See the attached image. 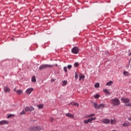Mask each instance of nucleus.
<instances>
[{
  "instance_id": "nucleus-15",
  "label": "nucleus",
  "mask_w": 131,
  "mask_h": 131,
  "mask_svg": "<svg viewBox=\"0 0 131 131\" xmlns=\"http://www.w3.org/2000/svg\"><path fill=\"white\" fill-rule=\"evenodd\" d=\"M105 107V104L101 103L99 105V109L101 108L103 109Z\"/></svg>"
},
{
  "instance_id": "nucleus-10",
  "label": "nucleus",
  "mask_w": 131,
  "mask_h": 131,
  "mask_svg": "<svg viewBox=\"0 0 131 131\" xmlns=\"http://www.w3.org/2000/svg\"><path fill=\"white\" fill-rule=\"evenodd\" d=\"M66 116H67V117H70V118H74V115H73L72 114H70V113H67L66 114Z\"/></svg>"
},
{
  "instance_id": "nucleus-42",
  "label": "nucleus",
  "mask_w": 131,
  "mask_h": 131,
  "mask_svg": "<svg viewBox=\"0 0 131 131\" xmlns=\"http://www.w3.org/2000/svg\"><path fill=\"white\" fill-rule=\"evenodd\" d=\"M93 118H94V120H96V119H97V118L96 117H94Z\"/></svg>"
},
{
  "instance_id": "nucleus-9",
  "label": "nucleus",
  "mask_w": 131,
  "mask_h": 131,
  "mask_svg": "<svg viewBox=\"0 0 131 131\" xmlns=\"http://www.w3.org/2000/svg\"><path fill=\"white\" fill-rule=\"evenodd\" d=\"M33 92V88H29L26 90V93L28 95H30Z\"/></svg>"
},
{
  "instance_id": "nucleus-27",
  "label": "nucleus",
  "mask_w": 131,
  "mask_h": 131,
  "mask_svg": "<svg viewBox=\"0 0 131 131\" xmlns=\"http://www.w3.org/2000/svg\"><path fill=\"white\" fill-rule=\"evenodd\" d=\"M123 74H124V75H128V72H127L126 71H124Z\"/></svg>"
},
{
  "instance_id": "nucleus-12",
  "label": "nucleus",
  "mask_w": 131,
  "mask_h": 131,
  "mask_svg": "<svg viewBox=\"0 0 131 131\" xmlns=\"http://www.w3.org/2000/svg\"><path fill=\"white\" fill-rule=\"evenodd\" d=\"M103 91L104 92V93H105V94H106V95H108V96H110V94H111L109 91L107 90L106 89H104Z\"/></svg>"
},
{
  "instance_id": "nucleus-39",
  "label": "nucleus",
  "mask_w": 131,
  "mask_h": 131,
  "mask_svg": "<svg viewBox=\"0 0 131 131\" xmlns=\"http://www.w3.org/2000/svg\"><path fill=\"white\" fill-rule=\"evenodd\" d=\"M50 121L53 122L54 121V119L53 118H50Z\"/></svg>"
},
{
  "instance_id": "nucleus-34",
  "label": "nucleus",
  "mask_w": 131,
  "mask_h": 131,
  "mask_svg": "<svg viewBox=\"0 0 131 131\" xmlns=\"http://www.w3.org/2000/svg\"><path fill=\"white\" fill-rule=\"evenodd\" d=\"M64 71H65V72H67V67H64L63 68Z\"/></svg>"
},
{
  "instance_id": "nucleus-20",
  "label": "nucleus",
  "mask_w": 131,
  "mask_h": 131,
  "mask_svg": "<svg viewBox=\"0 0 131 131\" xmlns=\"http://www.w3.org/2000/svg\"><path fill=\"white\" fill-rule=\"evenodd\" d=\"M37 107H38V109H42L43 108V104H39L37 105Z\"/></svg>"
},
{
  "instance_id": "nucleus-29",
  "label": "nucleus",
  "mask_w": 131,
  "mask_h": 131,
  "mask_svg": "<svg viewBox=\"0 0 131 131\" xmlns=\"http://www.w3.org/2000/svg\"><path fill=\"white\" fill-rule=\"evenodd\" d=\"M25 110L26 112L29 111V107H28V106L26 107Z\"/></svg>"
},
{
  "instance_id": "nucleus-24",
  "label": "nucleus",
  "mask_w": 131,
  "mask_h": 131,
  "mask_svg": "<svg viewBox=\"0 0 131 131\" xmlns=\"http://www.w3.org/2000/svg\"><path fill=\"white\" fill-rule=\"evenodd\" d=\"M100 86V83H96L95 84V88H99Z\"/></svg>"
},
{
  "instance_id": "nucleus-2",
  "label": "nucleus",
  "mask_w": 131,
  "mask_h": 131,
  "mask_svg": "<svg viewBox=\"0 0 131 131\" xmlns=\"http://www.w3.org/2000/svg\"><path fill=\"white\" fill-rule=\"evenodd\" d=\"M53 66L51 64H42L40 66L39 68V70H43V69H46V68H52Z\"/></svg>"
},
{
  "instance_id": "nucleus-22",
  "label": "nucleus",
  "mask_w": 131,
  "mask_h": 131,
  "mask_svg": "<svg viewBox=\"0 0 131 131\" xmlns=\"http://www.w3.org/2000/svg\"><path fill=\"white\" fill-rule=\"evenodd\" d=\"M29 111H30V112H31V111H34V107L30 106V107H29Z\"/></svg>"
},
{
  "instance_id": "nucleus-43",
  "label": "nucleus",
  "mask_w": 131,
  "mask_h": 131,
  "mask_svg": "<svg viewBox=\"0 0 131 131\" xmlns=\"http://www.w3.org/2000/svg\"><path fill=\"white\" fill-rule=\"evenodd\" d=\"M113 131H116V130H113Z\"/></svg>"
},
{
  "instance_id": "nucleus-23",
  "label": "nucleus",
  "mask_w": 131,
  "mask_h": 131,
  "mask_svg": "<svg viewBox=\"0 0 131 131\" xmlns=\"http://www.w3.org/2000/svg\"><path fill=\"white\" fill-rule=\"evenodd\" d=\"M99 97H100V95L99 94H96V95H94V98L95 99H99Z\"/></svg>"
},
{
  "instance_id": "nucleus-13",
  "label": "nucleus",
  "mask_w": 131,
  "mask_h": 131,
  "mask_svg": "<svg viewBox=\"0 0 131 131\" xmlns=\"http://www.w3.org/2000/svg\"><path fill=\"white\" fill-rule=\"evenodd\" d=\"M122 125L124 127L125 126H128V125H129V122H125Z\"/></svg>"
},
{
  "instance_id": "nucleus-38",
  "label": "nucleus",
  "mask_w": 131,
  "mask_h": 131,
  "mask_svg": "<svg viewBox=\"0 0 131 131\" xmlns=\"http://www.w3.org/2000/svg\"><path fill=\"white\" fill-rule=\"evenodd\" d=\"M91 117H93V116H95V114H90Z\"/></svg>"
},
{
  "instance_id": "nucleus-28",
  "label": "nucleus",
  "mask_w": 131,
  "mask_h": 131,
  "mask_svg": "<svg viewBox=\"0 0 131 131\" xmlns=\"http://www.w3.org/2000/svg\"><path fill=\"white\" fill-rule=\"evenodd\" d=\"M89 120L90 121V123H92V122H93V120H94V118H90Z\"/></svg>"
},
{
  "instance_id": "nucleus-6",
  "label": "nucleus",
  "mask_w": 131,
  "mask_h": 131,
  "mask_svg": "<svg viewBox=\"0 0 131 131\" xmlns=\"http://www.w3.org/2000/svg\"><path fill=\"white\" fill-rule=\"evenodd\" d=\"M101 122L105 124H108V123H110V120L109 119H103L101 120Z\"/></svg>"
},
{
  "instance_id": "nucleus-18",
  "label": "nucleus",
  "mask_w": 131,
  "mask_h": 131,
  "mask_svg": "<svg viewBox=\"0 0 131 131\" xmlns=\"http://www.w3.org/2000/svg\"><path fill=\"white\" fill-rule=\"evenodd\" d=\"M116 123V120L112 119L111 121V124H115Z\"/></svg>"
},
{
  "instance_id": "nucleus-8",
  "label": "nucleus",
  "mask_w": 131,
  "mask_h": 131,
  "mask_svg": "<svg viewBox=\"0 0 131 131\" xmlns=\"http://www.w3.org/2000/svg\"><path fill=\"white\" fill-rule=\"evenodd\" d=\"M5 124H9V122L7 120H2L0 121V125H4Z\"/></svg>"
},
{
  "instance_id": "nucleus-25",
  "label": "nucleus",
  "mask_w": 131,
  "mask_h": 131,
  "mask_svg": "<svg viewBox=\"0 0 131 131\" xmlns=\"http://www.w3.org/2000/svg\"><path fill=\"white\" fill-rule=\"evenodd\" d=\"M66 84H67V81H63L62 85H66Z\"/></svg>"
},
{
  "instance_id": "nucleus-3",
  "label": "nucleus",
  "mask_w": 131,
  "mask_h": 131,
  "mask_svg": "<svg viewBox=\"0 0 131 131\" xmlns=\"http://www.w3.org/2000/svg\"><path fill=\"white\" fill-rule=\"evenodd\" d=\"M40 129H41V128H40V127H39V126H32L29 128V130L30 131L40 130Z\"/></svg>"
},
{
  "instance_id": "nucleus-41",
  "label": "nucleus",
  "mask_w": 131,
  "mask_h": 131,
  "mask_svg": "<svg viewBox=\"0 0 131 131\" xmlns=\"http://www.w3.org/2000/svg\"><path fill=\"white\" fill-rule=\"evenodd\" d=\"M51 82H54L55 81V80L54 79H52L51 80Z\"/></svg>"
},
{
  "instance_id": "nucleus-4",
  "label": "nucleus",
  "mask_w": 131,
  "mask_h": 131,
  "mask_svg": "<svg viewBox=\"0 0 131 131\" xmlns=\"http://www.w3.org/2000/svg\"><path fill=\"white\" fill-rule=\"evenodd\" d=\"M121 101L125 103H129L130 102V100L128 98H122L121 99Z\"/></svg>"
},
{
  "instance_id": "nucleus-35",
  "label": "nucleus",
  "mask_w": 131,
  "mask_h": 131,
  "mask_svg": "<svg viewBox=\"0 0 131 131\" xmlns=\"http://www.w3.org/2000/svg\"><path fill=\"white\" fill-rule=\"evenodd\" d=\"M85 117V118H90L91 117V115H88L86 116Z\"/></svg>"
},
{
  "instance_id": "nucleus-5",
  "label": "nucleus",
  "mask_w": 131,
  "mask_h": 131,
  "mask_svg": "<svg viewBox=\"0 0 131 131\" xmlns=\"http://www.w3.org/2000/svg\"><path fill=\"white\" fill-rule=\"evenodd\" d=\"M79 50L78 48L75 47L73 48L72 50V52L73 53V54H78Z\"/></svg>"
},
{
  "instance_id": "nucleus-33",
  "label": "nucleus",
  "mask_w": 131,
  "mask_h": 131,
  "mask_svg": "<svg viewBox=\"0 0 131 131\" xmlns=\"http://www.w3.org/2000/svg\"><path fill=\"white\" fill-rule=\"evenodd\" d=\"M74 106H76V107H78V106H79V104H78L76 102H75V104H74Z\"/></svg>"
},
{
  "instance_id": "nucleus-19",
  "label": "nucleus",
  "mask_w": 131,
  "mask_h": 131,
  "mask_svg": "<svg viewBox=\"0 0 131 131\" xmlns=\"http://www.w3.org/2000/svg\"><path fill=\"white\" fill-rule=\"evenodd\" d=\"M32 82H35L36 81V79L35 78V76H34L32 77Z\"/></svg>"
},
{
  "instance_id": "nucleus-32",
  "label": "nucleus",
  "mask_w": 131,
  "mask_h": 131,
  "mask_svg": "<svg viewBox=\"0 0 131 131\" xmlns=\"http://www.w3.org/2000/svg\"><path fill=\"white\" fill-rule=\"evenodd\" d=\"M75 78L76 79H77L78 78V74L77 73H75Z\"/></svg>"
},
{
  "instance_id": "nucleus-26",
  "label": "nucleus",
  "mask_w": 131,
  "mask_h": 131,
  "mask_svg": "<svg viewBox=\"0 0 131 131\" xmlns=\"http://www.w3.org/2000/svg\"><path fill=\"white\" fill-rule=\"evenodd\" d=\"M24 114H25V111L24 110H23L22 112L19 114L20 115H23Z\"/></svg>"
},
{
  "instance_id": "nucleus-40",
  "label": "nucleus",
  "mask_w": 131,
  "mask_h": 131,
  "mask_svg": "<svg viewBox=\"0 0 131 131\" xmlns=\"http://www.w3.org/2000/svg\"><path fill=\"white\" fill-rule=\"evenodd\" d=\"M75 103V102H71V103H70V105H73L74 106Z\"/></svg>"
},
{
  "instance_id": "nucleus-14",
  "label": "nucleus",
  "mask_w": 131,
  "mask_h": 131,
  "mask_svg": "<svg viewBox=\"0 0 131 131\" xmlns=\"http://www.w3.org/2000/svg\"><path fill=\"white\" fill-rule=\"evenodd\" d=\"M94 107H95L96 109H99V105H98L97 102L94 103Z\"/></svg>"
},
{
  "instance_id": "nucleus-17",
  "label": "nucleus",
  "mask_w": 131,
  "mask_h": 131,
  "mask_svg": "<svg viewBox=\"0 0 131 131\" xmlns=\"http://www.w3.org/2000/svg\"><path fill=\"white\" fill-rule=\"evenodd\" d=\"M85 77L84 76V75L81 74L79 76V80H81V79H83Z\"/></svg>"
},
{
  "instance_id": "nucleus-1",
  "label": "nucleus",
  "mask_w": 131,
  "mask_h": 131,
  "mask_svg": "<svg viewBox=\"0 0 131 131\" xmlns=\"http://www.w3.org/2000/svg\"><path fill=\"white\" fill-rule=\"evenodd\" d=\"M111 103L113 105H114V106H118L119 105H120V101H119V99L118 98L112 99Z\"/></svg>"
},
{
  "instance_id": "nucleus-11",
  "label": "nucleus",
  "mask_w": 131,
  "mask_h": 131,
  "mask_svg": "<svg viewBox=\"0 0 131 131\" xmlns=\"http://www.w3.org/2000/svg\"><path fill=\"white\" fill-rule=\"evenodd\" d=\"M14 91V92H16V93L17 94H18V95H21V94H23V91H22L21 90L16 91V88H15Z\"/></svg>"
},
{
  "instance_id": "nucleus-30",
  "label": "nucleus",
  "mask_w": 131,
  "mask_h": 131,
  "mask_svg": "<svg viewBox=\"0 0 131 131\" xmlns=\"http://www.w3.org/2000/svg\"><path fill=\"white\" fill-rule=\"evenodd\" d=\"M79 64L78 62H76L75 64H74V66H75V67H78L79 66Z\"/></svg>"
},
{
  "instance_id": "nucleus-16",
  "label": "nucleus",
  "mask_w": 131,
  "mask_h": 131,
  "mask_svg": "<svg viewBox=\"0 0 131 131\" xmlns=\"http://www.w3.org/2000/svg\"><path fill=\"white\" fill-rule=\"evenodd\" d=\"M113 83V82L112 81H110L106 83V85L110 86V85H112Z\"/></svg>"
},
{
  "instance_id": "nucleus-31",
  "label": "nucleus",
  "mask_w": 131,
  "mask_h": 131,
  "mask_svg": "<svg viewBox=\"0 0 131 131\" xmlns=\"http://www.w3.org/2000/svg\"><path fill=\"white\" fill-rule=\"evenodd\" d=\"M68 69H71V68H72V66L69 64L68 66Z\"/></svg>"
},
{
  "instance_id": "nucleus-7",
  "label": "nucleus",
  "mask_w": 131,
  "mask_h": 131,
  "mask_svg": "<svg viewBox=\"0 0 131 131\" xmlns=\"http://www.w3.org/2000/svg\"><path fill=\"white\" fill-rule=\"evenodd\" d=\"M4 91L5 93H10L11 89H10L8 86H5L4 87Z\"/></svg>"
},
{
  "instance_id": "nucleus-21",
  "label": "nucleus",
  "mask_w": 131,
  "mask_h": 131,
  "mask_svg": "<svg viewBox=\"0 0 131 131\" xmlns=\"http://www.w3.org/2000/svg\"><path fill=\"white\" fill-rule=\"evenodd\" d=\"M83 122L85 124H88V123H89V122H91V121H90V119H89L88 120H84Z\"/></svg>"
},
{
  "instance_id": "nucleus-37",
  "label": "nucleus",
  "mask_w": 131,
  "mask_h": 131,
  "mask_svg": "<svg viewBox=\"0 0 131 131\" xmlns=\"http://www.w3.org/2000/svg\"><path fill=\"white\" fill-rule=\"evenodd\" d=\"M12 116H13V115H9L8 117H7V118H10L11 117H12Z\"/></svg>"
},
{
  "instance_id": "nucleus-36",
  "label": "nucleus",
  "mask_w": 131,
  "mask_h": 131,
  "mask_svg": "<svg viewBox=\"0 0 131 131\" xmlns=\"http://www.w3.org/2000/svg\"><path fill=\"white\" fill-rule=\"evenodd\" d=\"M126 106H128V107H131V103H127L126 104Z\"/></svg>"
}]
</instances>
